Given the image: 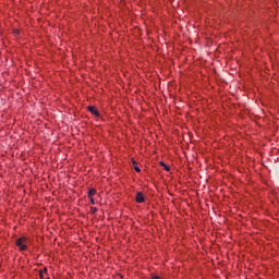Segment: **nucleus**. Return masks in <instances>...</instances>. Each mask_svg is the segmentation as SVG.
Instances as JSON below:
<instances>
[{
    "label": "nucleus",
    "mask_w": 279,
    "mask_h": 279,
    "mask_svg": "<svg viewBox=\"0 0 279 279\" xmlns=\"http://www.w3.org/2000/svg\"><path fill=\"white\" fill-rule=\"evenodd\" d=\"M97 210H98L97 207H92V208H90L92 215H95V214L97 213Z\"/></svg>",
    "instance_id": "obj_7"
},
{
    "label": "nucleus",
    "mask_w": 279,
    "mask_h": 279,
    "mask_svg": "<svg viewBox=\"0 0 279 279\" xmlns=\"http://www.w3.org/2000/svg\"><path fill=\"white\" fill-rule=\"evenodd\" d=\"M40 278L43 279V272H40Z\"/></svg>",
    "instance_id": "obj_9"
},
{
    "label": "nucleus",
    "mask_w": 279,
    "mask_h": 279,
    "mask_svg": "<svg viewBox=\"0 0 279 279\" xmlns=\"http://www.w3.org/2000/svg\"><path fill=\"white\" fill-rule=\"evenodd\" d=\"M89 199H90V204L95 205V198H93V196H92V197H89Z\"/></svg>",
    "instance_id": "obj_8"
},
{
    "label": "nucleus",
    "mask_w": 279,
    "mask_h": 279,
    "mask_svg": "<svg viewBox=\"0 0 279 279\" xmlns=\"http://www.w3.org/2000/svg\"><path fill=\"white\" fill-rule=\"evenodd\" d=\"M96 193H97V190L90 189L88 192V197H93L94 195H96Z\"/></svg>",
    "instance_id": "obj_5"
},
{
    "label": "nucleus",
    "mask_w": 279,
    "mask_h": 279,
    "mask_svg": "<svg viewBox=\"0 0 279 279\" xmlns=\"http://www.w3.org/2000/svg\"><path fill=\"white\" fill-rule=\"evenodd\" d=\"M133 162V169H135L136 173H141V168H138V162L132 161Z\"/></svg>",
    "instance_id": "obj_4"
},
{
    "label": "nucleus",
    "mask_w": 279,
    "mask_h": 279,
    "mask_svg": "<svg viewBox=\"0 0 279 279\" xmlns=\"http://www.w3.org/2000/svg\"><path fill=\"white\" fill-rule=\"evenodd\" d=\"M16 245L21 250V252H25V250H27V239L19 238L16 240Z\"/></svg>",
    "instance_id": "obj_1"
},
{
    "label": "nucleus",
    "mask_w": 279,
    "mask_h": 279,
    "mask_svg": "<svg viewBox=\"0 0 279 279\" xmlns=\"http://www.w3.org/2000/svg\"><path fill=\"white\" fill-rule=\"evenodd\" d=\"M135 202H137V204H143L145 202V196L142 194V192L136 194Z\"/></svg>",
    "instance_id": "obj_2"
},
{
    "label": "nucleus",
    "mask_w": 279,
    "mask_h": 279,
    "mask_svg": "<svg viewBox=\"0 0 279 279\" xmlns=\"http://www.w3.org/2000/svg\"><path fill=\"white\" fill-rule=\"evenodd\" d=\"M161 167L165 168L166 171H171V169L169 168V166H167L165 162H160Z\"/></svg>",
    "instance_id": "obj_6"
},
{
    "label": "nucleus",
    "mask_w": 279,
    "mask_h": 279,
    "mask_svg": "<svg viewBox=\"0 0 279 279\" xmlns=\"http://www.w3.org/2000/svg\"><path fill=\"white\" fill-rule=\"evenodd\" d=\"M87 110H88L89 112H92V114H94V117H97V118L100 117L99 111L97 110V108H95V107H93V106H89V107L87 108Z\"/></svg>",
    "instance_id": "obj_3"
}]
</instances>
